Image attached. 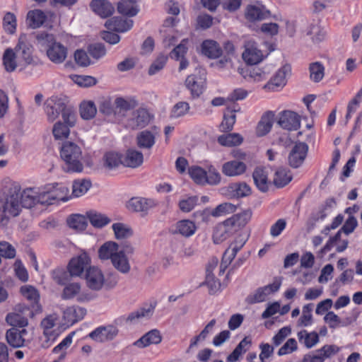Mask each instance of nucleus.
<instances>
[{"label": "nucleus", "instance_id": "nucleus-1", "mask_svg": "<svg viewBox=\"0 0 362 362\" xmlns=\"http://www.w3.org/2000/svg\"><path fill=\"white\" fill-rule=\"evenodd\" d=\"M36 45L40 49L46 52L47 58L54 64L63 63L67 57L68 49L63 44L57 42L51 33L40 32L35 35Z\"/></svg>", "mask_w": 362, "mask_h": 362}, {"label": "nucleus", "instance_id": "nucleus-2", "mask_svg": "<svg viewBox=\"0 0 362 362\" xmlns=\"http://www.w3.org/2000/svg\"><path fill=\"white\" fill-rule=\"evenodd\" d=\"M60 156L65 163L63 166L65 171L80 173L83 170L81 149L76 144L70 141L64 143Z\"/></svg>", "mask_w": 362, "mask_h": 362}, {"label": "nucleus", "instance_id": "nucleus-3", "mask_svg": "<svg viewBox=\"0 0 362 362\" xmlns=\"http://www.w3.org/2000/svg\"><path fill=\"white\" fill-rule=\"evenodd\" d=\"M20 195L14 187L13 192L6 197L5 200L0 202V226H5L11 216H18L21 211Z\"/></svg>", "mask_w": 362, "mask_h": 362}, {"label": "nucleus", "instance_id": "nucleus-4", "mask_svg": "<svg viewBox=\"0 0 362 362\" xmlns=\"http://www.w3.org/2000/svg\"><path fill=\"white\" fill-rule=\"evenodd\" d=\"M87 286L93 291H100L105 286L107 288H112L117 283L115 277L112 280H105L103 272L95 267H90L86 273Z\"/></svg>", "mask_w": 362, "mask_h": 362}, {"label": "nucleus", "instance_id": "nucleus-5", "mask_svg": "<svg viewBox=\"0 0 362 362\" xmlns=\"http://www.w3.org/2000/svg\"><path fill=\"white\" fill-rule=\"evenodd\" d=\"M13 51L21 69L25 68L33 62V47L25 35L20 36Z\"/></svg>", "mask_w": 362, "mask_h": 362}, {"label": "nucleus", "instance_id": "nucleus-6", "mask_svg": "<svg viewBox=\"0 0 362 362\" xmlns=\"http://www.w3.org/2000/svg\"><path fill=\"white\" fill-rule=\"evenodd\" d=\"M139 105L135 97H117L115 99L117 122L124 123L128 117L127 112L134 110Z\"/></svg>", "mask_w": 362, "mask_h": 362}, {"label": "nucleus", "instance_id": "nucleus-7", "mask_svg": "<svg viewBox=\"0 0 362 362\" xmlns=\"http://www.w3.org/2000/svg\"><path fill=\"white\" fill-rule=\"evenodd\" d=\"M151 117L148 111L144 107H139L133 111L129 117H128L124 122L127 128L131 129H142L146 127Z\"/></svg>", "mask_w": 362, "mask_h": 362}, {"label": "nucleus", "instance_id": "nucleus-8", "mask_svg": "<svg viewBox=\"0 0 362 362\" xmlns=\"http://www.w3.org/2000/svg\"><path fill=\"white\" fill-rule=\"evenodd\" d=\"M44 105L48 120L54 122L62 113L66 105V101L65 98L53 95L46 100Z\"/></svg>", "mask_w": 362, "mask_h": 362}, {"label": "nucleus", "instance_id": "nucleus-9", "mask_svg": "<svg viewBox=\"0 0 362 362\" xmlns=\"http://www.w3.org/2000/svg\"><path fill=\"white\" fill-rule=\"evenodd\" d=\"M90 264V259L88 255L83 252L73 257L68 264V272L71 276H81L85 270L88 269Z\"/></svg>", "mask_w": 362, "mask_h": 362}, {"label": "nucleus", "instance_id": "nucleus-10", "mask_svg": "<svg viewBox=\"0 0 362 362\" xmlns=\"http://www.w3.org/2000/svg\"><path fill=\"white\" fill-rule=\"evenodd\" d=\"M281 286V282L275 281L272 284L257 288L253 293L250 294L246 298V302L248 304H255L262 303L266 300L267 296L279 291Z\"/></svg>", "mask_w": 362, "mask_h": 362}, {"label": "nucleus", "instance_id": "nucleus-11", "mask_svg": "<svg viewBox=\"0 0 362 362\" xmlns=\"http://www.w3.org/2000/svg\"><path fill=\"white\" fill-rule=\"evenodd\" d=\"M278 124L288 131H296L300 126V117L295 112L284 110L279 114Z\"/></svg>", "mask_w": 362, "mask_h": 362}, {"label": "nucleus", "instance_id": "nucleus-12", "mask_svg": "<svg viewBox=\"0 0 362 362\" xmlns=\"http://www.w3.org/2000/svg\"><path fill=\"white\" fill-rule=\"evenodd\" d=\"M133 252V247L129 245H124L122 250H118L111 260L115 268L123 274L128 273L130 270V264L125 253L129 255Z\"/></svg>", "mask_w": 362, "mask_h": 362}, {"label": "nucleus", "instance_id": "nucleus-13", "mask_svg": "<svg viewBox=\"0 0 362 362\" xmlns=\"http://www.w3.org/2000/svg\"><path fill=\"white\" fill-rule=\"evenodd\" d=\"M291 67L288 64H286L281 67L273 77L264 86V88L276 90L279 88H283L287 81V77L291 75Z\"/></svg>", "mask_w": 362, "mask_h": 362}, {"label": "nucleus", "instance_id": "nucleus-14", "mask_svg": "<svg viewBox=\"0 0 362 362\" xmlns=\"http://www.w3.org/2000/svg\"><path fill=\"white\" fill-rule=\"evenodd\" d=\"M76 297L78 302H85L91 300V295L87 292L81 291V285L78 283H70L65 286L62 293V298L64 300Z\"/></svg>", "mask_w": 362, "mask_h": 362}, {"label": "nucleus", "instance_id": "nucleus-15", "mask_svg": "<svg viewBox=\"0 0 362 362\" xmlns=\"http://www.w3.org/2000/svg\"><path fill=\"white\" fill-rule=\"evenodd\" d=\"M308 147L305 143H298L292 148L288 155L289 165L293 168H298L303 163Z\"/></svg>", "mask_w": 362, "mask_h": 362}, {"label": "nucleus", "instance_id": "nucleus-16", "mask_svg": "<svg viewBox=\"0 0 362 362\" xmlns=\"http://www.w3.org/2000/svg\"><path fill=\"white\" fill-rule=\"evenodd\" d=\"M156 206V202L155 200L144 197H133L129 199L127 204L129 210L135 212H143L144 214H146Z\"/></svg>", "mask_w": 362, "mask_h": 362}, {"label": "nucleus", "instance_id": "nucleus-17", "mask_svg": "<svg viewBox=\"0 0 362 362\" xmlns=\"http://www.w3.org/2000/svg\"><path fill=\"white\" fill-rule=\"evenodd\" d=\"M118 333V330L113 326L100 327L89 334V337L95 341L104 342L112 340Z\"/></svg>", "mask_w": 362, "mask_h": 362}, {"label": "nucleus", "instance_id": "nucleus-18", "mask_svg": "<svg viewBox=\"0 0 362 362\" xmlns=\"http://www.w3.org/2000/svg\"><path fill=\"white\" fill-rule=\"evenodd\" d=\"M133 24L134 22L131 19L114 17L107 20L105 25L110 30L124 33L129 30L132 28Z\"/></svg>", "mask_w": 362, "mask_h": 362}, {"label": "nucleus", "instance_id": "nucleus-19", "mask_svg": "<svg viewBox=\"0 0 362 362\" xmlns=\"http://www.w3.org/2000/svg\"><path fill=\"white\" fill-rule=\"evenodd\" d=\"M28 332L25 329H18L16 327L11 328L6 332V340L8 343L16 348L24 345L27 340Z\"/></svg>", "mask_w": 362, "mask_h": 362}, {"label": "nucleus", "instance_id": "nucleus-20", "mask_svg": "<svg viewBox=\"0 0 362 362\" xmlns=\"http://www.w3.org/2000/svg\"><path fill=\"white\" fill-rule=\"evenodd\" d=\"M243 59L248 64H256L263 59V54L255 43L249 42L245 45V50L243 53Z\"/></svg>", "mask_w": 362, "mask_h": 362}, {"label": "nucleus", "instance_id": "nucleus-21", "mask_svg": "<svg viewBox=\"0 0 362 362\" xmlns=\"http://www.w3.org/2000/svg\"><path fill=\"white\" fill-rule=\"evenodd\" d=\"M252 211L246 210L243 212L232 216L226 219L227 223L236 232L243 228L251 219Z\"/></svg>", "mask_w": 362, "mask_h": 362}, {"label": "nucleus", "instance_id": "nucleus-22", "mask_svg": "<svg viewBox=\"0 0 362 362\" xmlns=\"http://www.w3.org/2000/svg\"><path fill=\"white\" fill-rule=\"evenodd\" d=\"M153 311L154 307L152 305L139 308L136 310L129 313L125 318V321L132 324L136 323L144 319L150 318L152 316Z\"/></svg>", "mask_w": 362, "mask_h": 362}, {"label": "nucleus", "instance_id": "nucleus-23", "mask_svg": "<svg viewBox=\"0 0 362 362\" xmlns=\"http://www.w3.org/2000/svg\"><path fill=\"white\" fill-rule=\"evenodd\" d=\"M161 340L160 332L158 329H152L134 341L133 345L139 348H144L151 344H158Z\"/></svg>", "mask_w": 362, "mask_h": 362}, {"label": "nucleus", "instance_id": "nucleus-24", "mask_svg": "<svg viewBox=\"0 0 362 362\" xmlns=\"http://www.w3.org/2000/svg\"><path fill=\"white\" fill-rule=\"evenodd\" d=\"M246 165L242 161L234 160L225 163L222 166V173L230 177L238 176L246 170Z\"/></svg>", "mask_w": 362, "mask_h": 362}, {"label": "nucleus", "instance_id": "nucleus-25", "mask_svg": "<svg viewBox=\"0 0 362 362\" xmlns=\"http://www.w3.org/2000/svg\"><path fill=\"white\" fill-rule=\"evenodd\" d=\"M20 195V203L22 207L31 208L37 204V189L35 188H26L22 192L16 187Z\"/></svg>", "mask_w": 362, "mask_h": 362}, {"label": "nucleus", "instance_id": "nucleus-26", "mask_svg": "<svg viewBox=\"0 0 362 362\" xmlns=\"http://www.w3.org/2000/svg\"><path fill=\"white\" fill-rule=\"evenodd\" d=\"M93 11L102 18L110 16L114 11V6L106 0H93L90 3Z\"/></svg>", "mask_w": 362, "mask_h": 362}, {"label": "nucleus", "instance_id": "nucleus-27", "mask_svg": "<svg viewBox=\"0 0 362 362\" xmlns=\"http://www.w3.org/2000/svg\"><path fill=\"white\" fill-rule=\"evenodd\" d=\"M252 177L256 187L263 192L269 189L270 182L268 180V173L265 168L257 167L252 173Z\"/></svg>", "mask_w": 362, "mask_h": 362}, {"label": "nucleus", "instance_id": "nucleus-28", "mask_svg": "<svg viewBox=\"0 0 362 362\" xmlns=\"http://www.w3.org/2000/svg\"><path fill=\"white\" fill-rule=\"evenodd\" d=\"M247 239L243 235H238L235 240L230 245L228 248L224 252V262L230 264L235 257L237 252L245 245Z\"/></svg>", "mask_w": 362, "mask_h": 362}, {"label": "nucleus", "instance_id": "nucleus-29", "mask_svg": "<svg viewBox=\"0 0 362 362\" xmlns=\"http://www.w3.org/2000/svg\"><path fill=\"white\" fill-rule=\"evenodd\" d=\"M348 244V240L341 238V230H338L334 235L329 238L324 250H330L335 248L337 252H342L347 248Z\"/></svg>", "mask_w": 362, "mask_h": 362}, {"label": "nucleus", "instance_id": "nucleus-30", "mask_svg": "<svg viewBox=\"0 0 362 362\" xmlns=\"http://www.w3.org/2000/svg\"><path fill=\"white\" fill-rule=\"evenodd\" d=\"M235 232L233 229L227 223V221L216 226L214 230L213 239L216 244H218L228 238Z\"/></svg>", "mask_w": 362, "mask_h": 362}, {"label": "nucleus", "instance_id": "nucleus-31", "mask_svg": "<svg viewBox=\"0 0 362 362\" xmlns=\"http://www.w3.org/2000/svg\"><path fill=\"white\" fill-rule=\"evenodd\" d=\"M274 114L272 111L265 112L261 117L257 127V134L263 136L268 134L273 126Z\"/></svg>", "mask_w": 362, "mask_h": 362}, {"label": "nucleus", "instance_id": "nucleus-32", "mask_svg": "<svg viewBox=\"0 0 362 362\" xmlns=\"http://www.w3.org/2000/svg\"><path fill=\"white\" fill-rule=\"evenodd\" d=\"M136 140L140 148L151 149L156 143V134L149 130H144L137 134Z\"/></svg>", "mask_w": 362, "mask_h": 362}, {"label": "nucleus", "instance_id": "nucleus-33", "mask_svg": "<svg viewBox=\"0 0 362 362\" xmlns=\"http://www.w3.org/2000/svg\"><path fill=\"white\" fill-rule=\"evenodd\" d=\"M46 19L47 16L40 9L31 10L27 13L26 23L30 28L35 29L42 26Z\"/></svg>", "mask_w": 362, "mask_h": 362}, {"label": "nucleus", "instance_id": "nucleus-34", "mask_svg": "<svg viewBox=\"0 0 362 362\" xmlns=\"http://www.w3.org/2000/svg\"><path fill=\"white\" fill-rule=\"evenodd\" d=\"M144 156L135 149H129L123 158L122 165L129 168H137L143 163Z\"/></svg>", "mask_w": 362, "mask_h": 362}, {"label": "nucleus", "instance_id": "nucleus-35", "mask_svg": "<svg viewBox=\"0 0 362 362\" xmlns=\"http://www.w3.org/2000/svg\"><path fill=\"white\" fill-rule=\"evenodd\" d=\"M186 87L190 90L192 97H199L204 90L202 78L195 75H189L185 81Z\"/></svg>", "mask_w": 362, "mask_h": 362}, {"label": "nucleus", "instance_id": "nucleus-36", "mask_svg": "<svg viewBox=\"0 0 362 362\" xmlns=\"http://www.w3.org/2000/svg\"><path fill=\"white\" fill-rule=\"evenodd\" d=\"M269 12L264 7L249 5L245 11V17L250 21H262L268 17Z\"/></svg>", "mask_w": 362, "mask_h": 362}, {"label": "nucleus", "instance_id": "nucleus-37", "mask_svg": "<svg viewBox=\"0 0 362 362\" xmlns=\"http://www.w3.org/2000/svg\"><path fill=\"white\" fill-rule=\"evenodd\" d=\"M202 52L209 58H218L222 54V49L218 44L211 40H207L202 44Z\"/></svg>", "mask_w": 362, "mask_h": 362}, {"label": "nucleus", "instance_id": "nucleus-38", "mask_svg": "<svg viewBox=\"0 0 362 362\" xmlns=\"http://www.w3.org/2000/svg\"><path fill=\"white\" fill-rule=\"evenodd\" d=\"M86 314V309L81 307L71 306L67 308L64 311L63 317L67 322L74 324L83 319Z\"/></svg>", "mask_w": 362, "mask_h": 362}, {"label": "nucleus", "instance_id": "nucleus-39", "mask_svg": "<svg viewBox=\"0 0 362 362\" xmlns=\"http://www.w3.org/2000/svg\"><path fill=\"white\" fill-rule=\"evenodd\" d=\"M118 250L119 245L117 243L112 241L106 242L98 250L99 258L102 260H112V257L116 255Z\"/></svg>", "mask_w": 362, "mask_h": 362}, {"label": "nucleus", "instance_id": "nucleus-40", "mask_svg": "<svg viewBox=\"0 0 362 362\" xmlns=\"http://www.w3.org/2000/svg\"><path fill=\"white\" fill-rule=\"evenodd\" d=\"M3 64L5 69L8 72L13 71L17 67H20V64L14 51L11 48H8L3 54Z\"/></svg>", "mask_w": 362, "mask_h": 362}, {"label": "nucleus", "instance_id": "nucleus-41", "mask_svg": "<svg viewBox=\"0 0 362 362\" xmlns=\"http://www.w3.org/2000/svg\"><path fill=\"white\" fill-rule=\"evenodd\" d=\"M118 12L130 17L136 16L139 9L133 0H122L117 6Z\"/></svg>", "mask_w": 362, "mask_h": 362}, {"label": "nucleus", "instance_id": "nucleus-42", "mask_svg": "<svg viewBox=\"0 0 362 362\" xmlns=\"http://www.w3.org/2000/svg\"><path fill=\"white\" fill-rule=\"evenodd\" d=\"M57 320V315L52 314L45 317L41 322V326L44 329V334L47 337L48 340L52 339L54 341L56 338V334L52 329L55 326Z\"/></svg>", "mask_w": 362, "mask_h": 362}, {"label": "nucleus", "instance_id": "nucleus-43", "mask_svg": "<svg viewBox=\"0 0 362 362\" xmlns=\"http://www.w3.org/2000/svg\"><path fill=\"white\" fill-rule=\"evenodd\" d=\"M236 110L227 108L223 115V119L220 124L221 132H227L233 129L236 121Z\"/></svg>", "mask_w": 362, "mask_h": 362}, {"label": "nucleus", "instance_id": "nucleus-44", "mask_svg": "<svg viewBox=\"0 0 362 362\" xmlns=\"http://www.w3.org/2000/svg\"><path fill=\"white\" fill-rule=\"evenodd\" d=\"M115 110V101L112 103L109 99L103 100L99 106V112L113 122H117Z\"/></svg>", "mask_w": 362, "mask_h": 362}, {"label": "nucleus", "instance_id": "nucleus-45", "mask_svg": "<svg viewBox=\"0 0 362 362\" xmlns=\"http://www.w3.org/2000/svg\"><path fill=\"white\" fill-rule=\"evenodd\" d=\"M87 217L92 226L95 228H102L107 225L111 221L110 218L105 214L95 211H90L87 212Z\"/></svg>", "mask_w": 362, "mask_h": 362}, {"label": "nucleus", "instance_id": "nucleus-46", "mask_svg": "<svg viewBox=\"0 0 362 362\" xmlns=\"http://www.w3.org/2000/svg\"><path fill=\"white\" fill-rule=\"evenodd\" d=\"M196 230L194 223L189 220H182L176 223V232L185 237L192 235Z\"/></svg>", "mask_w": 362, "mask_h": 362}, {"label": "nucleus", "instance_id": "nucleus-47", "mask_svg": "<svg viewBox=\"0 0 362 362\" xmlns=\"http://www.w3.org/2000/svg\"><path fill=\"white\" fill-rule=\"evenodd\" d=\"M218 141L224 146H233L241 144L243 141V138L238 133H231L219 136Z\"/></svg>", "mask_w": 362, "mask_h": 362}, {"label": "nucleus", "instance_id": "nucleus-48", "mask_svg": "<svg viewBox=\"0 0 362 362\" xmlns=\"http://www.w3.org/2000/svg\"><path fill=\"white\" fill-rule=\"evenodd\" d=\"M80 115L83 119H91L97 113V107L93 101H83L80 105Z\"/></svg>", "mask_w": 362, "mask_h": 362}, {"label": "nucleus", "instance_id": "nucleus-49", "mask_svg": "<svg viewBox=\"0 0 362 362\" xmlns=\"http://www.w3.org/2000/svg\"><path fill=\"white\" fill-rule=\"evenodd\" d=\"M91 187L88 180H76L72 184V196L79 197L85 194Z\"/></svg>", "mask_w": 362, "mask_h": 362}, {"label": "nucleus", "instance_id": "nucleus-50", "mask_svg": "<svg viewBox=\"0 0 362 362\" xmlns=\"http://www.w3.org/2000/svg\"><path fill=\"white\" fill-rule=\"evenodd\" d=\"M291 180L292 175L288 170L286 168H279L274 174L273 182L277 187H283L290 182Z\"/></svg>", "mask_w": 362, "mask_h": 362}, {"label": "nucleus", "instance_id": "nucleus-51", "mask_svg": "<svg viewBox=\"0 0 362 362\" xmlns=\"http://www.w3.org/2000/svg\"><path fill=\"white\" fill-rule=\"evenodd\" d=\"M69 226L77 230H83L88 226V221L86 216L81 214H74L67 219Z\"/></svg>", "mask_w": 362, "mask_h": 362}, {"label": "nucleus", "instance_id": "nucleus-52", "mask_svg": "<svg viewBox=\"0 0 362 362\" xmlns=\"http://www.w3.org/2000/svg\"><path fill=\"white\" fill-rule=\"evenodd\" d=\"M103 162L105 168L112 170L122 164L123 160L119 153L110 151L104 155Z\"/></svg>", "mask_w": 362, "mask_h": 362}, {"label": "nucleus", "instance_id": "nucleus-53", "mask_svg": "<svg viewBox=\"0 0 362 362\" xmlns=\"http://www.w3.org/2000/svg\"><path fill=\"white\" fill-rule=\"evenodd\" d=\"M112 228L117 240L129 238L133 235L132 229L124 223H115Z\"/></svg>", "mask_w": 362, "mask_h": 362}, {"label": "nucleus", "instance_id": "nucleus-54", "mask_svg": "<svg viewBox=\"0 0 362 362\" xmlns=\"http://www.w3.org/2000/svg\"><path fill=\"white\" fill-rule=\"evenodd\" d=\"M6 321L11 326L19 327L23 329L28 324L27 317L18 313H8L6 317Z\"/></svg>", "mask_w": 362, "mask_h": 362}, {"label": "nucleus", "instance_id": "nucleus-55", "mask_svg": "<svg viewBox=\"0 0 362 362\" xmlns=\"http://www.w3.org/2000/svg\"><path fill=\"white\" fill-rule=\"evenodd\" d=\"M53 191L51 189V185H47L44 189H37V204L42 205L52 204L54 202Z\"/></svg>", "mask_w": 362, "mask_h": 362}, {"label": "nucleus", "instance_id": "nucleus-56", "mask_svg": "<svg viewBox=\"0 0 362 362\" xmlns=\"http://www.w3.org/2000/svg\"><path fill=\"white\" fill-rule=\"evenodd\" d=\"M17 20L16 16L11 12H7L3 18V28L4 31L10 35L14 34L16 30Z\"/></svg>", "mask_w": 362, "mask_h": 362}, {"label": "nucleus", "instance_id": "nucleus-57", "mask_svg": "<svg viewBox=\"0 0 362 362\" xmlns=\"http://www.w3.org/2000/svg\"><path fill=\"white\" fill-rule=\"evenodd\" d=\"M340 347L334 344H327L318 349V361H323L340 351Z\"/></svg>", "mask_w": 362, "mask_h": 362}, {"label": "nucleus", "instance_id": "nucleus-58", "mask_svg": "<svg viewBox=\"0 0 362 362\" xmlns=\"http://www.w3.org/2000/svg\"><path fill=\"white\" fill-rule=\"evenodd\" d=\"M52 191H53L54 199L55 201L66 202L69 199L67 194L68 188L63 184L51 185Z\"/></svg>", "mask_w": 362, "mask_h": 362}, {"label": "nucleus", "instance_id": "nucleus-59", "mask_svg": "<svg viewBox=\"0 0 362 362\" xmlns=\"http://www.w3.org/2000/svg\"><path fill=\"white\" fill-rule=\"evenodd\" d=\"M190 106L188 103L180 101L177 103L172 108L170 117L177 119L185 116L189 110Z\"/></svg>", "mask_w": 362, "mask_h": 362}, {"label": "nucleus", "instance_id": "nucleus-60", "mask_svg": "<svg viewBox=\"0 0 362 362\" xmlns=\"http://www.w3.org/2000/svg\"><path fill=\"white\" fill-rule=\"evenodd\" d=\"M270 70L269 69H261L259 67H250L247 69V73L249 77L253 79L255 81H261L265 80L269 74Z\"/></svg>", "mask_w": 362, "mask_h": 362}, {"label": "nucleus", "instance_id": "nucleus-61", "mask_svg": "<svg viewBox=\"0 0 362 362\" xmlns=\"http://www.w3.org/2000/svg\"><path fill=\"white\" fill-rule=\"evenodd\" d=\"M206 171L200 167L192 166L189 168V174L192 179L199 185L206 184Z\"/></svg>", "mask_w": 362, "mask_h": 362}, {"label": "nucleus", "instance_id": "nucleus-62", "mask_svg": "<svg viewBox=\"0 0 362 362\" xmlns=\"http://www.w3.org/2000/svg\"><path fill=\"white\" fill-rule=\"evenodd\" d=\"M236 209V206L231 203H223L218 205L211 212V215L215 217L225 216L233 213Z\"/></svg>", "mask_w": 362, "mask_h": 362}, {"label": "nucleus", "instance_id": "nucleus-63", "mask_svg": "<svg viewBox=\"0 0 362 362\" xmlns=\"http://www.w3.org/2000/svg\"><path fill=\"white\" fill-rule=\"evenodd\" d=\"M187 39L182 40L181 42L177 46H176L170 53V58L175 60H180L181 58L185 57V55L188 49L187 47Z\"/></svg>", "mask_w": 362, "mask_h": 362}, {"label": "nucleus", "instance_id": "nucleus-64", "mask_svg": "<svg viewBox=\"0 0 362 362\" xmlns=\"http://www.w3.org/2000/svg\"><path fill=\"white\" fill-rule=\"evenodd\" d=\"M299 341L304 344L307 348H311L317 343V333H308L306 331H301L298 333Z\"/></svg>", "mask_w": 362, "mask_h": 362}]
</instances>
